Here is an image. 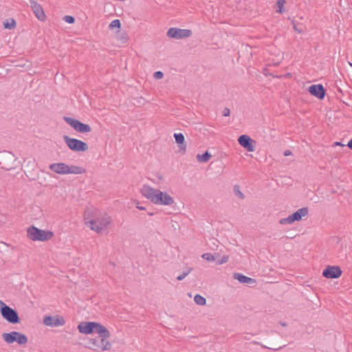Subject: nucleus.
<instances>
[{
    "label": "nucleus",
    "mask_w": 352,
    "mask_h": 352,
    "mask_svg": "<svg viewBox=\"0 0 352 352\" xmlns=\"http://www.w3.org/2000/svg\"><path fill=\"white\" fill-rule=\"evenodd\" d=\"M211 156V154L207 151L201 155L197 154L196 158L199 162H207L210 160Z\"/></svg>",
    "instance_id": "nucleus-23"
},
{
    "label": "nucleus",
    "mask_w": 352,
    "mask_h": 352,
    "mask_svg": "<svg viewBox=\"0 0 352 352\" xmlns=\"http://www.w3.org/2000/svg\"><path fill=\"white\" fill-rule=\"evenodd\" d=\"M202 258L209 262L214 261L215 260L214 255H212L211 253L203 254Z\"/></svg>",
    "instance_id": "nucleus-30"
},
{
    "label": "nucleus",
    "mask_w": 352,
    "mask_h": 352,
    "mask_svg": "<svg viewBox=\"0 0 352 352\" xmlns=\"http://www.w3.org/2000/svg\"><path fill=\"white\" fill-rule=\"evenodd\" d=\"M292 24H293V29L294 30L295 32H298V34H300L302 32V30L298 28V27L296 26V25L294 21H292Z\"/></svg>",
    "instance_id": "nucleus-35"
},
{
    "label": "nucleus",
    "mask_w": 352,
    "mask_h": 352,
    "mask_svg": "<svg viewBox=\"0 0 352 352\" xmlns=\"http://www.w3.org/2000/svg\"><path fill=\"white\" fill-rule=\"evenodd\" d=\"M107 336L98 334V336L89 338L85 347L96 351H109L111 348V342L107 340L111 336L110 331L106 328Z\"/></svg>",
    "instance_id": "nucleus-2"
},
{
    "label": "nucleus",
    "mask_w": 352,
    "mask_h": 352,
    "mask_svg": "<svg viewBox=\"0 0 352 352\" xmlns=\"http://www.w3.org/2000/svg\"><path fill=\"white\" fill-rule=\"evenodd\" d=\"M261 346L263 348H267V349H273V350L276 351V350L280 349L281 348H283L285 345L280 346V345H278L277 344H270V346H264L263 344H261Z\"/></svg>",
    "instance_id": "nucleus-29"
},
{
    "label": "nucleus",
    "mask_w": 352,
    "mask_h": 352,
    "mask_svg": "<svg viewBox=\"0 0 352 352\" xmlns=\"http://www.w3.org/2000/svg\"><path fill=\"white\" fill-rule=\"evenodd\" d=\"M16 159L14 158V156L12 153H8L6 155V157L2 159L1 162H0V165L2 164V168L9 170L14 168V163Z\"/></svg>",
    "instance_id": "nucleus-17"
},
{
    "label": "nucleus",
    "mask_w": 352,
    "mask_h": 352,
    "mask_svg": "<svg viewBox=\"0 0 352 352\" xmlns=\"http://www.w3.org/2000/svg\"><path fill=\"white\" fill-rule=\"evenodd\" d=\"M97 216L94 215L93 212L89 210H87L85 211V214H84V221H85V223L87 225V226H89V221H91V219L92 218H96Z\"/></svg>",
    "instance_id": "nucleus-24"
},
{
    "label": "nucleus",
    "mask_w": 352,
    "mask_h": 352,
    "mask_svg": "<svg viewBox=\"0 0 352 352\" xmlns=\"http://www.w3.org/2000/svg\"><path fill=\"white\" fill-rule=\"evenodd\" d=\"M347 146L352 150V138L349 141Z\"/></svg>",
    "instance_id": "nucleus-39"
},
{
    "label": "nucleus",
    "mask_w": 352,
    "mask_h": 352,
    "mask_svg": "<svg viewBox=\"0 0 352 352\" xmlns=\"http://www.w3.org/2000/svg\"><path fill=\"white\" fill-rule=\"evenodd\" d=\"M192 270V268L189 267L186 272H184L182 274L177 277V280H182L186 276H187Z\"/></svg>",
    "instance_id": "nucleus-31"
},
{
    "label": "nucleus",
    "mask_w": 352,
    "mask_h": 352,
    "mask_svg": "<svg viewBox=\"0 0 352 352\" xmlns=\"http://www.w3.org/2000/svg\"><path fill=\"white\" fill-rule=\"evenodd\" d=\"M67 169V174H82L86 172V170L83 168L82 167L76 166L74 165L68 166Z\"/></svg>",
    "instance_id": "nucleus-21"
},
{
    "label": "nucleus",
    "mask_w": 352,
    "mask_h": 352,
    "mask_svg": "<svg viewBox=\"0 0 352 352\" xmlns=\"http://www.w3.org/2000/svg\"><path fill=\"white\" fill-rule=\"evenodd\" d=\"M1 243L3 245H6V243H4L3 242H1Z\"/></svg>",
    "instance_id": "nucleus-44"
},
{
    "label": "nucleus",
    "mask_w": 352,
    "mask_h": 352,
    "mask_svg": "<svg viewBox=\"0 0 352 352\" xmlns=\"http://www.w3.org/2000/svg\"><path fill=\"white\" fill-rule=\"evenodd\" d=\"M111 221V217L107 216L102 218L98 217H96V218H92L89 222L91 230L96 231L97 233H100L104 228L110 224Z\"/></svg>",
    "instance_id": "nucleus-7"
},
{
    "label": "nucleus",
    "mask_w": 352,
    "mask_h": 352,
    "mask_svg": "<svg viewBox=\"0 0 352 352\" xmlns=\"http://www.w3.org/2000/svg\"><path fill=\"white\" fill-rule=\"evenodd\" d=\"M9 306L7 305L4 302L0 300V311L2 314Z\"/></svg>",
    "instance_id": "nucleus-34"
},
{
    "label": "nucleus",
    "mask_w": 352,
    "mask_h": 352,
    "mask_svg": "<svg viewBox=\"0 0 352 352\" xmlns=\"http://www.w3.org/2000/svg\"><path fill=\"white\" fill-rule=\"evenodd\" d=\"M350 65L352 67V63H350Z\"/></svg>",
    "instance_id": "nucleus-45"
},
{
    "label": "nucleus",
    "mask_w": 352,
    "mask_h": 352,
    "mask_svg": "<svg viewBox=\"0 0 352 352\" xmlns=\"http://www.w3.org/2000/svg\"><path fill=\"white\" fill-rule=\"evenodd\" d=\"M309 209L307 207H303L296 210L293 214L289 215L287 218L281 219L279 221L280 224H291L295 221H299L303 217L308 214Z\"/></svg>",
    "instance_id": "nucleus-8"
},
{
    "label": "nucleus",
    "mask_w": 352,
    "mask_h": 352,
    "mask_svg": "<svg viewBox=\"0 0 352 352\" xmlns=\"http://www.w3.org/2000/svg\"><path fill=\"white\" fill-rule=\"evenodd\" d=\"M148 214L153 216L154 214L153 212H148Z\"/></svg>",
    "instance_id": "nucleus-43"
},
{
    "label": "nucleus",
    "mask_w": 352,
    "mask_h": 352,
    "mask_svg": "<svg viewBox=\"0 0 352 352\" xmlns=\"http://www.w3.org/2000/svg\"><path fill=\"white\" fill-rule=\"evenodd\" d=\"M174 138L175 139V142L177 144L179 148V151L182 153H184L186 152V144L185 143V138H184V135L179 133H175L174 134Z\"/></svg>",
    "instance_id": "nucleus-19"
},
{
    "label": "nucleus",
    "mask_w": 352,
    "mask_h": 352,
    "mask_svg": "<svg viewBox=\"0 0 352 352\" xmlns=\"http://www.w3.org/2000/svg\"><path fill=\"white\" fill-rule=\"evenodd\" d=\"M30 3L36 17L41 21H45L46 20V15L41 5L34 0H30Z\"/></svg>",
    "instance_id": "nucleus-15"
},
{
    "label": "nucleus",
    "mask_w": 352,
    "mask_h": 352,
    "mask_svg": "<svg viewBox=\"0 0 352 352\" xmlns=\"http://www.w3.org/2000/svg\"><path fill=\"white\" fill-rule=\"evenodd\" d=\"M233 278L237 280H239L241 283L246 284H254L256 283V280L250 277L246 276L240 273H234Z\"/></svg>",
    "instance_id": "nucleus-20"
},
{
    "label": "nucleus",
    "mask_w": 352,
    "mask_h": 352,
    "mask_svg": "<svg viewBox=\"0 0 352 352\" xmlns=\"http://www.w3.org/2000/svg\"><path fill=\"white\" fill-rule=\"evenodd\" d=\"M234 192L236 197H238L239 198H240L241 199H244L245 196L243 194V192L240 190L239 186L238 185H236L234 186Z\"/></svg>",
    "instance_id": "nucleus-28"
},
{
    "label": "nucleus",
    "mask_w": 352,
    "mask_h": 352,
    "mask_svg": "<svg viewBox=\"0 0 352 352\" xmlns=\"http://www.w3.org/2000/svg\"><path fill=\"white\" fill-rule=\"evenodd\" d=\"M68 165L65 163H54L50 166V169L57 174L65 175L67 174Z\"/></svg>",
    "instance_id": "nucleus-18"
},
{
    "label": "nucleus",
    "mask_w": 352,
    "mask_h": 352,
    "mask_svg": "<svg viewBox=\"0 0 352 352\" xmlns=\"http://www.w3.org/2000/svg\"><path fill=\"white\" fill-rule=\"evenodd\" d=\"M308 91L311 95L320 100L324 99L326 95V89L321 84L311 85L309 87Z\"/></svg>",
    "instance_id": "nucleus-16"
},
{
    "label": "nucleus",
    "mask_w": 352,
    "mask_h": 352,
    "mask_svg": "<svg viewBox=\"0 0 352 352\" xmlns=\"http://www.w3.org/2000/svg\"><path fill=\"white\" fill-rule=\"evenodd\" d=\"M335 144H336V145H342V144L340 142H336Z\"/></svg>",
    "instance_id": "nucleus-42"
},
{
    "label": "nucleus",
    "mask_w": 352,
    "mask_h": 352,
    "mask_svg": "<svg viewBox=\"0 0 352 352\" xmlns=\"http://www.w3.org/2000/svg\"><path fill=\"white\" fill-rule=\"evenodd\" d=\"M342 271L339 266L327 265L322 272V276L326 278L335 279L341 276Z\"/></svg>",
    "instance_id": "nucleus-13"
},
{
    "label": "nucleus",
    "mask_w": 352,
    "mask_h": 352,
    "mask_svg": "<svg viewBox=\"0 0 352 352\" xmlns=\"http://www.w3.org/2000/svg\"><path fill=\"white\" fill-rule=\"evenodd\" d=\"M63 20L70 24H72L75 22V18L73 16L66 15L63 17Z\"/></svg>",
    "instance_id": "nucleus-32"
},
{
    "label": "nucleus",
    "mask_w": 352,
    "mask_h": 352,
    "mask_svg": "<svg viewBox=\"0 0 352 352\" xmlns=\"http://www.w3.org/2000/svg\"><path fill=\"white\" fill-rule=\"evenodd\" d=\"M50 230H41L34 226H30L27 230V236L34 241H47L54 236Z\"/></svg>",
    "instance_id": "nucleus-3"
},
{
    "label": "nucleus",
    "mask_w": 352,
    "mask_h": 352,
    "mask_svg": "<svg viewBox=\"0 0 352 352\" xmlns=\"http://www.w3.org/2000/svg\"><path fill=\"white\" fill-rule=\"evenodd\" d=\"M228 256H223L221 258V260L220 261H219V264L226 263L228 262Z\"/></svg>",
    "instance_id": "nucleus-36"
},
{
    "label": "nucleus",
    "mask_w": 352,
    "mask_h": 352,
    "mask_svg": "<svg viewBox=\"0 0 352 352\" xmlns=\"http://www.w3.org/2000/svg\"><path fill=\"white\" fill-rule=\"evenodd\" d=\"M3 340L8 344L17 342L19 344H25L28 343V338L25 335L18 331H11L10 333H3L2 334Z\"/></svg>",
    "instance_id": "nucleus-6"
},
{
    "label": "nucleus",
    "mask_w": 352,
    "mask_h": 352,
    "mask_svg": "<svg viewBox=\"0 0 352 352\" xmlns=\"http://www.w3.org/2000/svg\"><path fill=\"white\" fill-rule=\"evenodd\" d=\"M286 3L285 0H278L276 2V5L278 8V10L276 11L278 13H283L285 12L284 5Z\"/></svg>",
    "instance_id": "nucleus-26"
},
{
    "label": "nucleus",
    "mask_w": 352,
    "mask_h": 352,
    "mask_svg": "<svg viewBox=\"0 0 352 352\" xmlns=\"http://www.w3.org/2000/svg\"><path fill=\"white\" fill-rule=\"evenodd\" d=\"M64 120L78 133H87L91 131L89 124H85L78 120L70 117H64Z\"/></svg>",
    "instance_id": "nucleus-9"
},
{
    "label": "nucleus",
    "mask_w": 352,
    "mask_h": 352,
    "mask_svg": "<svg viewBox=\"0 0 352 352\" xmlns=\"http://www.w3.org/2000/svg\"><path fill=\"white\" fill-rule=\"evenodd\" d=\"M121 27V23L119 19H115L111 22L109 25V28L110 30H113L114 28L120 29Z\"/></svg>",
    "instance_id": "nucleus-27"
},
{
    "label": "nucleus",
    "mask_w": 352,
    "mask_h": 352,
    "mask_svg": "<svg viewBox=\"0 0 352 352\" xmlns=\"http://www.w3.org/2000/svg\"><path fill=\"white\" fill-rule=\"evenodd\" d=\"M292 154V152L291 151L289 150H286L285 152H284V155L285 156H288V155H290Z\"/></svg>",
    "instance_id": "nucleus-40"
},
{
    "label": "nucleus",
    "mask_w": 352,
    "mask_h": 352,
    "mask_svg": "<svg viewBox=\"0 0 352 352\" xmlns=\"http://www.w3.org/2000/svg\"><path fill=\"white\" fill-rule=\"evenodd\" d=\"M192 32L190 30L180 29L177 28H170L166 34L167 36L175 39H182L188 38L192 35Z\"/></svg>",
    "instance_id": "nucleus-10"
},
{
    "label": "nucleus",
    "mask_w": 352,
    "mask_h": 352,
    "mask_svg": "<svg viewBox=\"0 0 352 352\" xmlns=\"http://www.w3.org/2000/svg\"><path fill=\"white\" fill-rule=\"evenodd\" d=\"M77 328L81 333L91 334L96 333L107 336L106 327L96 322H82L78 325Z\"/></svg>",
    "instance_id": "nucleus-4"
},
{
    "label": "nucleus",
    "mask_w": 352,
    "mask_h": 352,
    "mask_svg": "<svg viewBox=\"0 0 352 352\" xmlns=\"http://www.w3.org/2000/svg\"><path fill=\"white\" fill-rule=\"evenodd\" d=\"M3 24V28L8 30H12L16 26V21L13 18L6 19Z\"/></svg>",
    "instance_id": "nucleus-22"
},
{
    "label": "nucleus",
    "mask_w": 352,
    "mask_h": 352,
    "mask_svg": "<svg viewBox=\"0 0 352 352\" xmlns=\"http://www.w3.org/2000/svg\"><path fill=\"white\" fill-rule=\"evenodd\" d=\"M2 317L11 324H18L20 322V318L17 311L8 307L2 314Z\"/></svg>",
    "instance_id": "nucleus-14"
},
{
    "label": "nucleus",
    "mask_w": 352,
    "mask_h": 352,
    "mask_svg": "<svg viewBox=\"0 0 352 352\" xmlns=\"http://www.w3.org/2000/svg\"><path fill=\"white\" fill-rule=\"evenodd\" d=\"M163 76H164V73L162 72H160V71L155 72L153 74V77L155 79H161V78H163Z\"/></svg>",
    "instance_id": "nucleus-33"
},
{
    "label": "nucleus",
    "mask_w": 352,
    "mask_h": 352,
    "mask_svg": "<svg viewBox=\"0 0 352 352\" xmlns=\"http://www.w3.org/2000/svg\"><path fill=\"white\" fill-rule=\"evenodd\" d=\"M63 140L68 148L75 152H85L89 149L88 144L80 140L64 135Z\"/></svg>",
    "instance_id": "nucleus-5"
},
{
    "label": "nucleus",
    "mask_w": 352,
    "mask_h": 352,
    "mask_svg": "<svg viewBox=\"0 0 352 352\" xmlns=\"http://www.w3.org/2000/svg\"><path fill=\"white\" fill-rule=\"evenodd\" d=\"M230 113V111L228 108H225L223 111V116H229Z\"/></svg>",
    "instance_id": "nucleus-37"
},
{
    "label": "nucleus",
    "mask_w": 352,
    "mask_h": 352,
    "mask_svg": "<svg viewBox=\"0 0 352 352\" xmlns=\"http://www.w3.org/2000/svg\"><path fill=\"white\" fill-rule=\"evenodd\" d=\"M239 144L248 152H253L256 148V141L248 135H241L238 138Z\"/></svg>",
    "instance_id": "nucleus-11"
},
{
    "label": "nucleus",
    "mask_w": 352,
    "mask_h": 352,
    "mask_svg": "<svg viewBox=\"0 0 352 352\" xmlns=\"http://www.w3.org/2000/svg\"><path fill=\"white\" fill-rule=\"evenodd\" d=\"M123 35L121 37L122 43H125L126 41L128 40V38L126 37V34L125 33L122 34Z\"/></svg>",
    "instance_id": "nucleus-38"
},
{
    "label": "nucleus",
    "mask_w": 352,
    "mask_h": 352,
    "mask_svg": "<svg viewBox=\"0 0 352 352\" xmlns=\"http://www.w3.org/2000/svg\"><path fill=\"white\" fill-rule=\"evenodd\" d=\"M142 195L157 205L170 206L174 203L173 198L167 192L144 185L140 190Z\"/></svg>",
    "instance_id": "nucleus-1"
},
{
    "label": "nucleus",
    "mask_w": 352,
    "mask_h": 352,
    "mask_svg": "<svg viewBox=\"0 0 352 352\" xmlns=\"http://www.w3.org/2000/svg\"><path fill=\"white\" fill-rule=\"evenodd\" d=\"M65 323V320L64 318L60 315L47 316L43 318V324L52 327L63 326Z\"/></svg>",
    "instance_id": "nucleus-12"
},
{
    "label": "nucleus",
    "mask_w": 352,
    "mask_h": 352,
    "mask_svg": "<svg viewBox=\"0 0 352 352\" xmlns=\"http://www.w3.org/2000/svg\"><path fill=\"white\" fill-rule=\"evenodd\" d=\"M136 207H137V208H138L139 210H145L144 207L139 206V202L138 201H137V206Z\"/></svg>",
    "instance_id": "nucleus-41"
},
{
    "label": "nucleus",
    "mask_w": 352,
    "mask_h": 352,
    "mask_svg": "<svg viewBox=\"0 0 352 352\" xmlns=\"http://www.w3.org/2000/svg\"><path fill=\"white\" fill-rule=\"evenodd\" d=\"M194 300L199 305H205L206 304V299L199 294L195 296Z\"/></svg>",
    "instance_id": "nucleus-25"
}]
</instances>
